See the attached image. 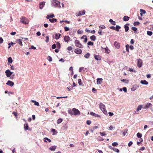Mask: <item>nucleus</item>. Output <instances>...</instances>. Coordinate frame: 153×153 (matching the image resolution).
<instances>
[{"label":"nucleus","mask_w":153,"mask_h":153,"mask_svg":"<svg viewBox=\"0 0 153 153\" xmlns=\"http://www.w3.org/2000/svg\"><path fill=\"white\" fill-rule=\"evenodd\" d=\"M52 6L58 8H60V2L56 0H53L52 1L51 3Z\"/></svg>","instance_id":"nucleus-1"},{"label":"nucleus","mask_w":153,"mask_h":153,"mask_svg":"<svg viewBox=\"0 0 153 153\" xmlns=\"http://www.w3.org/2000/svg\"><path fill=\"white\" fill-rule=\"evenodd\" d=\"M100 108V110L105 114H107V112L105 109V105L102 103H100L99 105Z\"/></svg>","instance_id":"nucleus-2"},{"label":"nucleus","mask_w":153,"mask_h":153,"mask_svg":"<svg viewBox=\"0 0 153 153\" xmlns=\"http://www.w3.org/2000/svg\"><path fill=\"white\" fill-rule=\"evenodd\" d=\"M75 46L77 47L82 48H83V45L80 43L79 41L76 40L75 41Z\"/></svg>","instance_id":"nucleus-3"},{"label":"nucleus","mask_w":153,"mask_h":153,"mask_svg":"<svg viewBox=\"0 0 153 153\" xmlns=\"http://www.w3.org/2000/svg\"><path fill=\"white\" fill-rule=\"evenodd\" d=\"M20 22L22 23L25 24H27L29 22V21L28 19L27 18L24 17H22L20 20Z\"/></svg>","instance_id":"nucleus-4"},{"label":"nucleus","mask_w":153,"mask_h":153,"mask_svg":"<svg viewBox=\"0 0 153 153\" xmlns=\"http://www.w3.org/2000/svg\"><path fill=\"white\" fill-rule=\"evenodd\" d=\"M5 73L7 77H9L13 74V72L9 69L6 70Z\"/></svg>","instance_id":"nucleus-5"},{"label":"nucleus","mask_w":153,"mask_h":153,"mask_svg":"<svg viewBox=\"0 0 153 153\" xmlns=\"http://www.w3.org/2000/svg\"><path fill=\"white\" fill-rule=\"evenodd\" d=\"M73 111L74 112V115H79L80 114V112L77 109L74 108H73Z\"/></svg>","instance_id":"nucleus-6"},{"label":"nucleus","mask_w":153,"mask_h":153,"mask_svg":"<svg viewBox=\"0 0 153 153\" xmlns=\"http://www.w3.org/2000/svg\"><path fill=\"white\" fill-rule=\"evenodd\" d=\"M137 66L139 68H140L142 67V61L141 59H137Z\"/></svg>","instance_id":"nucleus-7"},{"label":"nucleus","mask_w":153,"mask_h":153,"mask_svg":"<svg viewBox=\"0 0 153 153\" xmlns=\"http://www.w3.org/2000/svg\"><path fill=\"white\" fill-rule=\"evenodd\" d=\"M85 11L83 10L82 11H79L78 13H76V16H78L81 15H83L85 14Z\"/></svg>","instance_id":"nucleus-8"},{"label":"nucleus","mask_w":153,"mask_h":153,"mask_svg":"<svg viewBox=\"0 0 153 153\" xmlns=\"http://www.w3.org/2000/svg\"><path fill=\"white\" fill-rule=\"evenodd\" d=\"M64 41L67 42H68L71 41V38L69 36H64Z\"/></svg>","instance_id":"nucleus-9"},{"label":"nucleus","mask_w":153,"mask_h":153,"mask_svg":"<svg viewBox=\"0 0 153 153\" xmlns=\"http://www.w3.org/2000/svg\"><path fill=\"white\" fill-rule=\"evenodd\" d=\"M152 106V104L151 103H148L145 104L143 106V108L144 109H146Z\"/></svg>","instance_id":"nucleus-10"},{"label":"nucleus","mask_w":153,"mask_h":153,"mask_svg":"<svg viewBox=\"0 0 153 153\" xmlns=\"http://www.w3.org/2000/svg\"><path fill=\"white\" fill-rule=\"evenodd\" d=\"M6 84L11 87H12L14 85V83L13 82L9 80L6 83Z\"/></svg>","instance_id":"nucleus-11"},{"label":"nucleus","mask_w":153,"mask_h":153,"mask_svg":"<svg viewBox=\"0 0 153 153\" xmlns=\"http://www.w3.org/2000/svg\"><path fill=\"white\" fill-rule=\"evenodd\" d=\"M114 46L116 48L119 49L120 47V44L118 42L115 41L114 44Z\"/></svg>","instance_id":"nucleus-12"},{"label":"nucleus","mask_w":153,"mask_h":153,"mask_svg":"<svg viewBox=\"0 0 153 153\" xmlns=\"http://www.w3.org/2000/svg\"><path fill=\"white\" fill-rule=\"evenodd\" d=\"M74 52L75 53L78 54H80L82 52V50L79 48H77L76 49L75 51Z\"/></svg>","instance_id":"nucleus-13"},{"label":"nucleus","mask_w":153,"mask_h":153,"mask_svg":"<svg viewBox=\"0 0 153 153\" xmlns=\"http://www.w3.org/2000/svg\"><path fill=\"white\" fill-rule=\"evenodd\" d=\"M94 58L95 59L98 61H100L101 59V56L99 55H95L94 56Z\"/></svg>","instance_id":"nucleus-14"},{"label":"nucleus","mask_w":153,"mask_h":153,"mask_svg":"<svg viewBox=\"0 0 153 153\" xmlns=\"http://www.w3.org/2000/svg\"><path fill=\"white\" fill-rule=\"evenodd\" d=\"M45 4V2H41L39 5V8L42 9V8L44 7Z\"/></svg>","instance_id":"nucleus-15"},{"label":"nucleus","mask_w":153,"mask_h":153,"mask_svg":"<svg viewBox=\"0 0 153 153\" xmlns=\"http://www.w3.org/2000/svg\"><path fill=\"white\" fill-rule=\"evenodd\" d=\"M102 79L101 78H98L97 79V84L98 85H99L101 84Z\"/></svg>","instance_id":"nucleus-16"},{"label":"nucleus","mask_w":153,"mask_h":153,"mask_svg":"<svg viewBox=\"0 0 153 153\" xmlns=\"http://www.w3.org/2000/svg\"><path fill=\"white\" fill-rule=\"evenodd\" d=\"M51 132H53V135H56L57 134L58 132L54 129H51Z\"/></svg>","instance_id":"nucleus-17"},{"label":"nucleus","mask_w":153,"mask_h":153,"mask_svg":"<svg viewBox=\"0 0 153 153\" xmlns=\"http://www.w3.org/2000/svg\"><path fill=\"white\" fill-rule=\"evenodd\" d=\"M90 114L92 116H94L95 117H100V116L98 114H96L93 112H91Z\"/></svg>","instance_id":"nucleus-18"},{"label":"nucleus","mask_w":153,"mask_h":153,"mask_svg":"<svg viewBox=\"0 0 153 153\" xmlns=\"http://www.w3.org/2000/svg\"><path fill=\"white\" fill-rule=\"evenodd\" d=\"M141 84L144 85H147L148 84V82L145 80H141L140 82Z\"/></svg>","instance_id":"nucleus-19"},{"label":"nucleus","mask_w":153,"mask_h":153,"mask_svg":"<svg viewBox=\"0 0 153 153\" xmlns=\"http://www.w3.org/2000/svg\"><path fill=\"white\" fill-rule=\"evenodd\" d=\"M16 42L19 44L20 45L22 46L23 45L22 40L21 39H18L16 40Z\"/></svg>","instance_id":"nucleus-20"},{"label":"nucleus","mask_w":153,"mask_h":153,"mask_svg":"<svg viewBox=\"0 0 153 153\" xmlns=\"http://www.w3.org/2000/svg\"><path fill=\"white\" fill-rule=\"evenodd\" d=\"M102 51H103V50L105 49V53H108L109 52V51H109V50L108 49V48L107 47H106L105 48H103L102 47Z\"/></svg>","instance_id":"nucleus-21"},{"label":"nucleus","mask_w":153,"mask_h":153,"mask_svg":"<svg viewBox=\"0 0 153 153\" xmlns=\"http://www.w3.org/2000/svg\"><path fill=\"white\" fill-rule=\"evenodd\" d=\"M60 36H61L60 34H58L57 33H56L55 34V37H54L55 39H58L59 38Z\"/></svg>","instance_id":"nucleus-22"},{"label":"nucleus","mask_w":153,"mask_h":153,"mask_svg":"<svg viewBox=\"0 0 153 153\" xmlns=\"http://www.w3.org/2000/svg\"><path fill=\"white\" fill-rule=\"evenodd\" d=\"M56 146H53L51 147H50L49 148V149L50 150L52 151H54L55 150V149H56Z\"/></svg>","instance_id":"nucleus-23"},{"label":"nucleus","mask_w":153,"mask_h":153,"mask_svg":"<svg viewBox=\"0 0 153 153\" xmlns=\"http://www.w3.org/2000/svg\"><path fill=\"white\" fill-rule=\"evenodd\" d=\"M140 14L141 16H143V15L144 14L146 13L145 10H143L140 9Z\"/></svg>","instance_id":"nucleus-24"},{"label":"nucleus","mask_w":153,"mask_h":153,"mask_svg":"<svg viewBox=\"0 0 153 153\" xmlns=\"http://www.w3.org/2000/svg\"><path fill=\"white\" fill-rule=\"evenodd\" d=\"M54 16H55L54 14H52L50 15H47V16L46 17V18L47 19H49L50 18H53L54 17Z\"/></svg>","instance_id":"nucleus-25"},{"label":"nucleus","mask_w":153,"mask_h":153,"mask_svg":"<svg viewBox=\"0 0 153 153\" xmlns=\"http://www.w3.org/2000/svg\"><path fill=\"white\" fill-rule=\"evenodd\" d=\"M109 22H110L111 24L113 25H116L115 22L114 21L111 19H109Z\"/></svg>","instance_id":"nucleus-26"},{"label":"nucleus","mask_w":153,"mask_h":153,"mask_svg":"<svg viewBox=\"0 0 153 153\" xmlns=\"http://www.w3.org/2000/svg\"><path fill=\"white\" fill-rule=\"evenodd\" d=\"M137 85H134L131 88V90L132 91H134L137 88Z\"/></svg>","instance_id":"nucleus-27"},{"label":"nucleus","mask_w":153,"mask_h":153,"mask_svg":"<svg viewBox=\"0 0 153 153\" xmlns=\"http://www.w3.org/2000/svg\"><path fill=\"white\" fill-rule=\"evenodd\" d=\"M90 39L92 41H94L96 39V37L94 35H93L90 37Z\"/></svg>","instance_id":"nucleus-28"},{"label":"nucleus","mask_w":153,"mask_h":153,"mask_svg":"<svg viewBox=\"0 0 153 153\" xmlns=\"http://www.w3.org/2000/svg\"><path fill=\"white\" fill-rule=\"evenodd\" d=\"M44 139V141L45 142H47L48 141L49 142H51V141L50 139H48L47 137H45Z\"/></svg>","instance_id":"nucleus-29"},{"label":"nucleus","mask_w":153,"mask_h":153,"mask_svg":"<svg viewBox=\"0 0 153 153\" xmlns=\"http://www.w3.org/2000/svg\"><path fill=\"white\" fill-rule=\"evenodd\" d=\"M49 21L51 23H54L56 22L57 20L56 19H49Z\"/></svg>","instance_id":"nucleus-30"},{"label":"nucleus","mask_w":153,"mask_h":153,"mask_svg":"<svg viewBox=\"0 0 153 153\" xmlns=\"http://www.w3.org/2000/svg\"><path fill=\"white\" fill-rule=\"evenodd\" d=\"M24 129L25 130H27L28 129V124L26 123L24 125Z\"/></svg>","instance_id":"nucleus-31"},{"label":"nucleus","mask_w":153,"mask_h":153,"mask_svg":"<svg viewBox=\"0 0 153 153\" xmlns=\"http://www.w3.org/2000/svg\"><path fill=\"white\" fill-rule=\"evenodd\" d=\"M129 19V17L127 16H125L123 17V21H128Z\"/></svg>","instance_id":"nucleus-32"},{"label":"nucleus","mask_w":153,"mask_h":153,"mask_svg":"<svg viewBox=\"0 0 153 153\" xmlns=\"http://www.w3.org/2000/svg\"><path fill=\"white\" fill-rule=\"evenodd\" d=\"M31 102H33V103H34V105H36V106H39V103L37 102H36L34 100H31Z\"/></svg>","instance_id":"nucleus-33"},{"label":"nucleus","mask_w":153,"mask_h":153,"mask_svg":"<svg viewBox=\"0 0 153 153\" xmlns=\"http://www.w3.org/2000/svg\"><path fill=\"white\" fill-rule=\"evenodd\" d=\"M124 28L125 29V31L127 32L128 31V30L129 29V27L126 24L124 26Z\"/></svg>","instance_id":"nucleus-34"},{"label":"nucleus","mask_w":153,"mask_h":153,"mask_svg":"<svg viewBox=\"0 0 153 153\" xmlns=\"http://www.w3.org/2000/svg\"><path fill=\"white\" fill-rule=\"evenodd\" d=\"M7 61L9 63H11L13 62V60L11 57H9L7 59Z\"/></svg>","instance_id":"nucleus-35"},{"label":"nucleus","mask_w":153,"mask_h":153,"mask_svg":"<svg viewBox=\"0 0 153 153\" xmlns=\"http://www.w3.org/2000/svg\"><path fill=\"white\" fill-rule=\"evenodd\" d=\"M142 106L141 105L138 106L137 108V111H139L140 110H141L142 108Z\"/></svg>","instance_id":"nucleus-36"},{"label":"nucleus","mask_w":153,"mask_h":153,"mask_svg":"<svg viewBox=\"0 0 153 153\" xmlns=\"http://www.w3.org/2000/svg\"><path fill=\"white\" fill-rule=\"evenodd\" d=\"M90 54L89 53H87L86 54L84 55V57L86 59H88L90 56Z\"/></svg>","instance_id":"nucleus-37"},{"label":"nucleus","mask_w":153,"mask_h":153,"mask_svg":"<svg viewBox=\"0 0 153 153\" xmlns=\"http://www.w3.org/2000/svg\"><path fill=\"white\" fill-rule=\"evenodd\" d=\"M14 44H15V43L13 42H11L10 43H9L8 44L9 46L8 47V48H10V47H11V46L13 45Z\"/></svg>","instance_id":"nucleus-38"},{"label":"nucleus","mask_w":153,"mask_h":153,"mask_svg":"<svg viewBox=\"0 0 153 153\" xmlns=\"http://www.w3.org/2000/svg\"><path fill=\"white\" fill-rule=\"evenodd\" d=\"M121 28V27L118 25H116V27H115V30L117 31H119V29Z\"/></svg>","instance_id":"nucleus-39"},{"label":"nucleus","mask_w":153,"mask_h":153,"mask_svg":"<svg viewBox=\"0 0 153 153\" xmlns=\"http://www.w3.org/2000/svg\"><path fill=\"white\" fill-rule=\"evenodd\" d=\"M121 81L124 82L126 83H128V80L125 79H121Z\"/></svg>","instance_id":"nucleus-40"},{"label":"nucleus","mask_w":153,"mask_h":153,"mask_svg":"<svg viewBox=\"0 0 153 153\" xmlns=\"http://www.w3.org/2000/svg\"><path fill=\"white\" fill-rule=\"evenodd\" d=\"M127 129H126L123 130V136H125L126 135V134L127 133Z\"/></svg>","instance_id":"nucleus-41"},{"label":"nucleus","mask_w":153,"mask_h":153,"mask_svg":"<svg viewBox=\"0 0 153 153\" xmlns=\"http://www.w3.org/2000/svg\"><path fill=\"white\" fill-rule=\"evenodd\" d=\"M152 32L151 31H147V34L149 36H151L152 34Z\"/></svg>","instance_id":"nucleus-42"},{"label":"nucleus","mask_w":153,"mask_h":153,"mask_svg":"<svg viewBox=\"0 0 153 153\" xmlns=\"http://www.w3.org/2000/svg\"><path fill=\"white\" fill-rule=\"evenodd\" d=\"M137 136L138 138H141L142 137V134L140 133H138L137 134Z\"/></svg>","instance_id":"nucleus-43"},{"label":"nucleus","mask_w":153,"mask_h":153,"mask_svg":"<svg viewBox=\"0 0 153 153\" xmlns=\"http://www.w3.org/2000/svg\"><path fill=\"white\" fill-rule=\"evenodd\" d=\"M62 119H61V118L57 120V123L58 124H59L62 122Z\"/></svg>","instance_id":"nucleus-44"},{"label":"nucleus","mask_w":153,"mask_h":153,"mask_svg":"<svg viewBox=\"0 0 153 153\" xmlns=\"http://www.w3.org/2000/svg\"><path fill=\"white\" fill-rule=\"evenodd\" d=\"M126 49L127 51V52H129V45H126Z\"/></svg>","instance_id":"nucleus-45"},{"label":"nucleus","mask_w":153,"mask_h":153,"mask_svg":"<svg viewBox=\"0 0 153 153\" xmlns=\"http://www.w3.org/2000/svg\"><path fill=\"white\" fill-rule=\"evenodd\" d=\"M47 59L49 62H51L52 61V58L50 56H48Z\"/></svg>","instance_id":"nucleus-46"},{"label":"nucleus","mask_w":153,"mask_h":153,"mask_svg":"<svg viewBox=\"0 0 153 153\" xmlns=\"http://www.w3.org/2000/svg\"><path fill=\"white\" fill-rule=\"evenodd\" d=\"M113 150L116 152L118 153L119 152V151L118 149L115 148H113Z\"/></svg>","instance_id":"nucleus-47"},{"label":"nucleus","mask_w":153,"mask_h":153,"mask_svg":"<svg viewBox=\"0 0 153 153\" xmlns=\"http://www.w3.org/2000/svg\"><path fill=\"white\" fill-rule=\"evenodd\" d=\"M93 43L91 41H89L87 43L88 45H93Z\"/></svg>","instance_id":"nucleus-48"},{"label":"nucleus","mask_w":153,"mask_h":153,"mask_svg":"<svg viewBox=\"0 0 153 153\" xmlns=\"http://www.w3.org/2000/svg\"><path fill=\"white\" fill-rule=\"evenodd\" d=\"M118 144L117 142H114L112 143V145L114 146H116L118 145Z\"/></svg>","instance_id":"nucleus-49"},{"label":"nucleus","mask_w":153,"mask_h":153,"mask_svg":"<svg viewBox=\"0 0 153 153\" xmlns=\"http://www.w3.org/2000/svg\"><path fill=\"white\" fill-rule=\"evenodd\" d=\"M78 83L80 85H81L82 84V82H81V79H79L78 80Z\"/></svg>","instance_id":"nucleus-50"},{"label":"nucleus","mask_w":153,"mask_h":153,"mask_svg":"<svg viewBox=\"0 0 153 153\" xmlns=\"http://www.w3.org/2000/svg\"><path fill=\"white\" fill-rule=\"evenodd\" d=\"M69 113L71 115H73L74 114V112L73 111V110L72 111L71 110H70L68 111Z\"/></svg>","instance_id":"nucleus-51"},{"label":"nucleus","mask_w":153,"mask_h":153,"mask_svg":"<svg viewBox=\"0 0 153 153\" xmlns=\"http://www.w3.org/2000/svg\"><path fill=\"white\" fill-rule=\"evenodd\" d=\"M140 24V23L138 22H135L134 23V26H136Z\"/></svg>","instance_id":"nucleus-52"},{"label":"nucleus","mask_w":153,"mask_h":153,"mask_svg":"<svg viewBox=\"0 0 153 153\" xmlns=\"http://www.w3.org/2000/svg\"><path fill=\"white\" fill-rule=\"evenodd\" d=\"M131 29L134 31H136L137 30V28L136 27H132L131 28Z\"/></svg>","instance_id":"nucleus-53"},{"label":"nucleus","mask_w":153,"mask_h":153,"mask_svg":"<svg viewBox=\"0 0 153 153\" xmlns=\"http://www.w3.org/2000/svg\"><path fill=\"white\" fill-rule=\"evenodd\" d=\"M10 69L12 70H14L15 69V67L13 65H10Z\"/></svg>","instance_id":"nucleus-54"},{"label":"nucleus","mask_w":153,"mask_h":153,"mask_svg":"<svg viewBox=\"0 0 153 153\" xmlns=\"http://www.w3.org/2000/svg\"><path fill=\"white\" fill-rule=\"evenodd\" d=\"M57 47L59 49H60L61 47V45L59 42H57Z\"/></svg>","instance_id":"nucleus-55"},{"label":"nucleus","mask_w":153,"mask_h":153,"mask_svg":"<svg viewBox=\"0 0 153 153\" xmlns=\"http://www.w3.org/2000/svg\"><path fill=\"white\" fill-rule=\"evenodd\" d=\"M82 32L83 31L82 30H78L77 32V33L79 34H82Z\"/></svg>","instance_id":"nucleus-56"},{"label":"nucleus","mask_w":153,"mask_h":153,"mask_svg":"<svg viewBox=\"0 0 153 153\" xmlns=\"http://www.w3.org/2000/svg\"><path fill=\"white\" fill-rule=\"evenodd\" d=\"M91 123V122L89 120H88L86 122V123L88 125H90Z\"/></svg>","instance_id":"nucleus-57"},{"label":"nucleus","mask_w":153,"mask_h":153,"mask_svg":"<svg viewBox=\"0 0 153 153\" xmlns=\"http://www.w3.org/2000/svg\"><path fill=\"white\" fill-rule=\"evenodd\" d=\"M56 47V44H53L52 46V48L53 49H55Z\"/></svg>","instance_id":"nucleus-58"},{"label":"nucleus","mask_w":153,"mask_h":153,"mask_svg":"<svg viewBox=\"0 0 153 153\" xmlns=\"http://www.w3.org/2000/svg\"><path fill=\"white\" fill-rule=\"evenodd\" d=\"M65 30L66 31H67L69 30V28L68 27H65Z\"/></svg>","instance_id":"nucleus-59"},{"label":"nucleus","mask_w":153,"mask_h":153,"mask_svg":"<svg viewBox=\"0 0 153 153\" xmlns=\"http://www.w3.org/2000/svg\"><path fill=\"white\" fill-rule=\"evenodd\" d=\"M100 134L102 136H105L106 135V134L103 132H100Z\"/></svg>","instance_id":"nucleus-60"},{"label":"nucleus","mask_w":153,"mask_h":153,"mask_svg":"<svg viewBox=\"0 0 153 153\" xmlns=\"http://www.w3.org/2000/svg\"><path fill=\"white\" fill-rule=\"evenodd\" d=\"M110 28L113 30H115V27L113 26H110Z\"/></svg>","instance_id":"nucleus-61"},{"label":"nucleus","mask_w":153,"mask_h":153,"mask_svg":"<svg viewBox=\"0 0 153 153\" xmlns=\"http://www.w3.org/2000/svg\"><path fill=\"white\" fill-rule=\"evenodd\" d=\"M3 42V39L1 38L0 37V44L2 43Z\"/></svg>","instance_id":"nucleus-62"},{"label":"nucleus","mask_w":153,"mask_h":153,"mask_svg":"<svg viewBox=\"0 0 153 153\" xmlns=\"http://www.w3.org/2000/svg\"><path fill=\"white\" fill-rule=\"evenodd\" d=\"M100 28H102V29H104L105 28V27L103 25H101L100 26Z\"/></svg>","instance_id":"nucleus-63"},{"label":"nucleus","mask_w":153,"mask_h":153,"mask_svg":"<svg viewBox=\"0 0 153 153\" xmlns=\"http://www.w3.org/2000/svg\"><path fill=\"white\" fill-rule=\"evenodd\" d=\"M46 38V39L45 40V42H47L49 41V38L48 36H47Z\"/></svg>","instance_id":"nucleus-64"}]
</instances>
